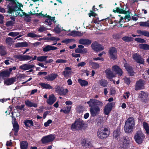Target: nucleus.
<instances>
[{
    "mask_svg": "<svg viewBox=\"0 0 149 149\" xmlns=\"http://www.w3.org/2000/svg\"><path fill=\"white\" fill-rule=\"evenodd\" d=\"M84 125V124L82 120H78L75 121L72 125L71 128L73 131L78 130L83 127Z\"/></svg>",
    "mask_w": 149,
    "mask_h": 149,
    "instance_id": "6",
    "label": "nucleus"
},
{
    "mask_svg": "<svg viewBox=\"0 0 149 149\" xmlns=\"http://www.w3.org/2000/svg\"><path fill=\"white\" fill-rule=\"evenodd\" d=\"M58 76V74L56 73H52L45 77V78L47 81H52L56 78Z\"/></svg>",
    "mask_w": 149,
    "mask_h": 149,
    "instance_id": "18",
    "label": "nucleus"
},
{
    "mask_svg": "<svg viewBox=\"0 0 149 149\" xmlns=\"http://www.w3.org/2000/svg\"><path fill=\"white\" fill-rule=\"evenodd\" d=\"M120 129H118L115 130L113 132V136L115 138H117L120 135Z\"/></svg>",
    "mask_w": 149,
    "mask_h": 149,
    "instance_id": "42",
    "label": "nucleus"
},
{
    "mask_svg": "<svg viewBox=\"0 0 149 149\" xmlns=\"http://www.w3.org/2000/svg\"><path fill=\"white\" fill-rule=\"evenodd\" d=\"M12 123L13 124H16L17 123L16 121V119L15 118L14 116L12 117Z\"/></svg>",
    "mask_w": 149,
    "mask_h": 149,
    "instance_id": "64",
    "label": "nucleus"
},
{
    "mask_svg": "<svg viewBox=\"0 0 149 149\" xmlns=\"http://www.w3.org/2000/svg\"><path fill=\"white\" fill-rule=\"evenodd\" d=\"M28 144L26 141H22L20 143L21 149H27Z\"/></svg>",
    "mask_w": 149,
    "mask_h": 149,
    "instance_id": "35",
    "label": "nucleus"
},
{
    "mask_svg": "<svg viewBox=\"0 0 149 149\" xmlns=\"http://www.w3.org/2000/svg\"><path fill=\"white\" fill-rule=\"evenodd\" d=\"M67 62V60H64L63 59H58L56 60V63H65Z\"/></svg>",
    "mask_w": 149,
    "mask_h": 149,
    "instance_id": "56",
    "label": "nucleus"
},
{
    "mask_svg": "<svg viewBox=\"0 0 149 149\" xmlns=\"http://www.w3.org/2000/svg\"><path fill=\"white\" fill-rule=\"evenodd\" d=\"M127 137H124L123 143V144H128L129 143V140Z\"/></svg>",
    "mask_w": 149,
    "mask_h": 149,
    "instance_id": "55",
    "label": "nucleus"
},
{
    "mask_svg": "<svg viewBox=\"0 0 149 149\" xmlns=\"http://www.w3.org/2000/svg\"><path fill=\"white\" fill-rule=\"evenodd\" d=\"M47 17V19L45 20V23L47 25H51L52 24V22L55 20V17H52L49 15H48Z\"/></svg>",
    "mask_w": 149,
    "mask_h": 149,
    "instance_id": "24",
    "label": "nucleus"
},
{
    "mask_svg": "<svg viewBox=\"0 0 149 149\" xmlns=\"http://www.w3.org/2000/svg\"><path fill=\"white\" fill-rule=\"evenodd\" d=\"M10 75V72L8 70L3 71L0 73V76L4 79L6 77H9Z\"/></svg>",
    "mask_w": 149,
    "mask_h": 149,
    "instance_id": "27",
    "label": "nucleus"
},
{
    "mask_svg": "<svg viewBox=\"0 0 149 149\" xmlns=\"http://www.w3.org/2000/svg\"><path fill=\"white\" fill-rule=\"evenodd\" d=\"M24 105H21L17 106L15 107V108L17 110H23L24 111Z\"/></svg>",
    "mask_w": 149,
    "mask_h": 149,
    "instance_id": "54",
    "label": "nucleus"
},
{
    "mask_svg": "<svg viewBox=\"0 0 149 149\" xmlns=\"http://www.w3.org/2000/svg\"><path fill=\"white\" fill-rule=\"evenodd\" d=\"M139 47L141 49L145 50H149V45L147 44H140L139 45Z\"/></svg>",
    "mask_w": 149,
    "mask_h": 149,
    "instance_id": "38",
    "label": "nucleus"
},
{
    "mask_svg": "<svg viewBox=\"0 0 149 149\" xmlns=\"http://www.w3.org/2000/svg\"><path fill=\"white\" fill-rule=\"evenodd\" d=\"M126 12H127V14H128V15H125L124 17H120L119 22H121L123 19H125L126 21L127 19L128 20L127 21V22H128L131 20V17L130 15V13L129 11H126Z\"/></svg>",
    "mask_w": 149,
    "mask_h": 149,
    "instance_id": "28",
    "label": "nucleus"
},
{
    "mask_svg": "<svg viewBox=\"0 0 149 149\" xmlns=\"http://www.w3.org/2000/svg\"><path fill=\"white\" fill-rule=\"evenodd\" d=\"M144 128L147 134H149V126L148 124L145 122L143 123Z\"/></svg>",
    "mask_w": 149,
    "mask_h": 149,
    "instance_id": "46",
    "label": "nucleus"
},
{
    "mask_svg": "<svg viewBox=\"0 0 149 149\" xmlns=\"http://www.w3.org/2000/svg\"><path fill=\"white\" fill-rule=\"evenodd\" d=\"M139 25L141 26L149 27V23L148 22H141L139 23Z\"/></svg>",
    "mask_w": 149,
    "mask_h": 149,
    "instance_id": "47",
    "label": "nucleus"
},
{
    "mask_svg": "<svg viewBox=\"0 0 149 149\" xmlns=\"http://www.w3.org/2000/svg\"><path fill=\"white\" fill-rule=\"evenodd\" d=\"M47 58L48 56H40L37 58V60L39 61H45V62L46 60H47Z\"/></svg>",
    "mask_w": 149,
    "mask_h": 149,
    "instance_id": "39",
    "label": "nucleus"
},
{
    "mask_svg": "<svg viewBox=\"0 0 149 149\" xmlns=\"http://www.w3.org/2000/svg\"><path fill=\"white\" fill-rule=\"evenodd\" d=\"M55 136L52 134L43 137L41 139L42 143L45 144L52 141L55 139Z\"/></svg>",
    "mask_w": 149,
    "mask_h": 149,
    "instance_id": "7",
    "label": "nucleus"
},
{
    "mask_svg": "<svg viewBox=\"0 0 149 149\" xmlns=\"http://www.w3.org/2000/svg\"><path fill=\"white\" fill-rule=\"evenodd\" d=\"M112 70L118 74L119 76L122 75L123 72L122 70L118 66L116 65L112 66Z\"/></svg>",
    "mask_w": 149,
    "mask_h": 149,
    "instance_id": "21",
    "label": "nucleus"
},
{
    "mask_svg": "<svg viewBox=\"0 0 149 149\" xmlns=\"http://www.w3.org/2000/svg\"><path fill=\"white\" fill-rule=\"evenodd\" d=\"M109 134V131L108 129L104 128L98 129L97 134L99 138L101 139H104L106 138Z\"/></svg>",
    "mask_w": 149,
    "mask_h": 149,
    "instance_id": "3",
    "label": "nucleus"
},
{
    "mask_svg": "<svg viewBox=\"0 0 149 149\" xmlns=\"http://www.w3.org/2000/svg\"><path fill=\"white\" fill-rule=\"evenodd\" d=\"M71 74V68L67 67L64 68V70L62 72V74L65 77H68Z\"/></svg>",
    "mask_w": 149,
    "mask_h": 149,
    "instance_id": "16",
    "label": "nucleus"
},
{
    "mask_svg": "<svg viewBox=\"0 0 149 149\" xmlns=\"http://www.w3.org/2000/svg\"><path fill=\"white\" fill-rule=\"evenodd\" d=\"M105 73L107 78L109 79H112L115 77V75L113 73V72L109 69L105 70Z\"/></svg>",
    "mask_w": 149,
    "mask_h": 149,
    "instance_id": "23",
    "label": "nucleus"
},
{
    "mask_svg": "<svg viewBox=\"0 0 149 149\" xmlns=\"http://www.w3.org/2000/svg\"><path fill=\"white\" fill-rule=\"evenodd\" d=\"M99 84L101 86L105 87L107 86L108 83L107 80L104 79H102L99 81Z\"/></svg>",
    "mask_w": 149,
    "mask_h": 149,
    "instance_id": "32",
    "label": "nucleus"
},
{
    "mask_svg": "<svg viewBox=\"0 0 149 149\" xmlns=\"http://www.w3.org/2000/svg\"><path fill=\"white\" fill-rule=\"evenodd\" d=\"M132 57L137 63L141 64H144V59L139 54L137 53L134 54L132 55Z\"/></svg>",
    "mask_w": 149,
    "mask_h": 149,
    "instance_id": "10",
    "label": "nucleus"
},
{
    "mask_svg": "<svg viewBox=\"0 0 149 149\" xmlns=\"http://www.w3.org/2000/svg\"><path fill=\"white\" fill-rule=\"evenodd\" d=\"M122 40L126 42H130L133 40V38L132 37L129 36H125L122 38Z\"/></svg>",
    "mask_w": 149,
    "mask_h": 149,
    "instance_id": "44",
    "label": "nucleus"
},
{
    "mask_svg": "<svg viewBox=\"0 0 149 149\" xmlns=\"http://www.w3.org/2000/svg\"><path fill=\"white\" fill-rule=\"evenodd\" d=\"M15 23H14V21H12L11 20L6 22V25L7 27L11 26H13Z\"/></svg>",
    "mask_w": 149,
    "mask_h": 149,
    "instance_id": "52",
    "label": "nucleus"
},
{
    "mask_svg": "<svg viewBox=\"0 0 149 149\" xmlns=\"http://www.w3.org/2000/svg\"><path fill=\"white\" fill-rule=\"evenodd\" d=\"M91 46L92 49L96 51L102 50L104 49V48L101 45L96 42H93Z\"/></svg>",
    "mask_w": 149,
    "mask_h": 149,
    "instance_id": "12",
    "label": "nucleus"
},
{
    "mask_svg": "<svg viewBox=\"0 0 149 149\" xmlns=\"http://www.w3.org/2000/svg\"><path fill=\"white\" fill-rule=\"evenodd\" d=\"M145 82L142 79H140L136 83L135 89L137 91L140 89H143L144 88Z\"/></svg>",
    "mask_w": 149,
    "mask_h": 149,
    "instance_id": "13",
    "label": "nucleus"
},
{
    "mask_svg": "<svg viewBox=\"0 0 149 149\" xmlns=\"http://www.w3.org/2000/svg\"><path fill=\"white\" fill-rule=\"evenodd\" d=\"M116 9H117V13H122L125 14H127V12L124 9L120 8H119L117 7Z\"/></svg>",
    "mask_w": 149,
    "mask_h": 149,
    "instance_id": "49",
    "label": "nucleus"
},
{
    "mask_svg": "<svg viewBox=\"0 0 149 149\" xmlns=\"http://www.w3.org/2000/svg\"><path fill=\"white\" fill-rule=\"evenodd\" d=\"M35 67L34 65H31L29 63L24 64L19 66V69L24 70H26Z\"/></svg>",
    "mask_w": 149,
    "mask_h": 149,
    "instance_id": "15",
    "label": "nucleus"
},
{
    "mask_svg": "<svg viewBox=\"0 0 149 149\" xmlns=\"http://www.w3.org/2000/svg\"><path fill=\"white\" fill-rule=\"evenodd\" d=\"M64 30L62 29L61 28H60L58 27V25H56V26L54 29V31L56 33H60L62 31H63Z\"/></svg>",
    "mask_w": 149,
    "mask_h": 149,
    "instance_id": "50",
    "label": "nucleus"
},
{
    "mask_svg": "<svg viewBox=\"0 0 149 149\" xmlns=\"http://www.w3.org/2000/svg\"><path fill=\"white\" fill-rule=\"evenodd\" d=\"M24 123L26 127H29L33 126V122L31 120H26L24 121Z\"/></svg>",
    "mask_w": 149,
    "mask_h": 149,
    "instance_id": "34",
    "label": "nucleus"
},
{
    "mask_svg": "<svg viewBox=\"0 0 149 149\" xmlns=\"http://www.w3.org/2000/svg\"><path fill=\"white\" fill-rule=\"evenodd\" d=\"M57 49V48L49 45H47L45 47L43 48V50L44 52H47L50 50H54Z\"/></svg>",
    "mask_w": 149,
    "mask_h": 149,
    "instance_id": "20",
    "label": "nucleus"
},
{
    "mask_svg": "<svg viewBox=\"0 0 149 149\" xmlns=\"http://www.w3.org/2000/svg\"><path fill=\"white\" fill-rule=\"evenodd\" d=\"M86 63L85 62H81L79 63L77 65V66L78 67H82L84 66L85 65H86Z\"/></svg>",
    "mask_w": 149,
    "mask_h": 149,
    "instance_id": "63",
    "label": "nucleus"
},
{
    "mask_svg": "<svg viewBox=\"0 0 149 149\" xmlns=\"http://www.w3.org/2000/svg\"><path fill=\"white\" fill-rule=\"evenodd\" d=\"M60 40V39L56 37H51L49 38V40H56L58 41Z\"/></svg>",
    "mask_w": 149,
    "mask_h": 149,
    "instance_id": "58",
    "label": "nucleus"
},
{
    "mask_svg": "<svg viewBox=\"0 0 149 149\" xmlns=\"http://www.w3.org/2000/svg\"><path fill=\"white\" fill-rule=\"evenodd\" d=\"M82 146L85 148L91 147V142L87 140H86L85 141H83L82 143Z\"/></svg>",
    "mask_w": 149,
    "mask_h": 149,
    "instance_id": "41",
    "label": "nucleus"
},
{
    "mask_svg": "<svg viewBox=\"0 0 149 149\" xmlns=\"http://www.w3.org/2000/svg\"><path fill=\"white\" fill-rule=\"evenodd\" d=\"M28 36L29 37H32V38H34V37H41L42 36L41 35L38 36L36 35V34L33 33H29L27 34Z\"/></svg>",
    "mask_w": 149,
    "mask_h": 149,
    "instance_id": "48",
    "label": "nucleus"
},
{
    "mask_svg": "<svg viewBox=\"0 0 149 149\" xmlns=\"http://www.w3.org/2000/svg\"><path fill=\"white\" fill-rule=\"evenodd\" d=\"M6 42L9 45H11L14 42L13 39L10 37L7 38L6 40Z\"/></svg>",
    "mask_w": 149,
    "mask_h": 149,
    "instance_id": "43",
    "label": "nucleus"
},
{
    "mask_svg": "<svg viewBox=\"0 0 149 149\" xmlns=\"http://www.w3.org/2000/svg\"><path fill=\"white\" fill-rule=\"evenodd\" d=\"M109 55L110 58L113 60L117 59V50L114 47H112L110 48L109 51Z\"/></svg>",
    "mask_w": 149,
    "mask_h": 149,
    "instance_id": "8",
    "label": "nucleus"
},
{
    "mask_svg": "<svg viewBox=\"0 0 149 149\" xmlns=\"http://www.w3.org/2000/svg\"><path fill=\"white\" fill-rule=\"evenodd\" d=\"M135 122L134 118H130L126 122L124 127V130L126 133H129L132 131L134 127Z\"/></svg>",
    "mask_w": 149,
    "mask_h": 149,
    "instance_id": "2",
    "label": "nucleus"
},
{
    "mask_svg": "<svg viewBox=\"0 0 149 149\" xmlns=\"http://www.w3.org/2000/svg\"><path fill=\"white\" fill-rule=\"evenodd\" d=\"M89 107H91L90 109V111L91 115L95 116L98 115L100 111L99 106L103 105L102 102L95 99H90L89 101L87 102Z\"/></svg>",
    "mask_w": 149,
    "mask_h": 149,
    "instance_id": "1",
    "label": "nucleus"
},
{
    "mask_svg": "<svg viewBox=\"0 0 149 149\" xmlns=\"http://www.w3.org/2000/svg\"><path fill=\"white\" fill-rule=\"evenodd\" d=\"M55 91L61 95H65L68 92L67 89H64L63 88L58 85H56V86Z\"/></svg>",
    "mask_w": 149,
    "mask_h": 149,
    "instance_id": "9",
    "label": "nucleus"
},
{
    "mask_svg": "<svg viewBox=\"0 0 149 149\" xmlns=\"http://www.w3.org/2000/svg\"><path fill=\"white\" fill-rule=\"evenodd\" d=\"M15 57L20 61H25L30 60L31 61L34 60L37 58L36 56H35L34 57L29 55H26L19 54L15 55Z\"/></svg>",
    "mask_w": 149,
    "mask_h": 149,
    "instance_id": "5",
    "label": "nucleus"
},
{
    "mask_svg": "<svg viewBox=\"0 0 149 149\" xmlns=\"http://www.w3.org/2000/svg\"><path fill=\"white\" fill-rule=\"evenodd\" d=\"M28 46V43L26 42H18L15 45V47H26Z\"/></svg>",
    "mask_w": 149,
    "mask_h": 149,
    "instance_id": "29",
    "label": "nucleus"
},
{
    "mask_svg": "<svg viewBox=\"0 0 149 149\" xmlns=\"http://www.w3.org/2000/svg\"><path fill=\"white\" fill-rule=\"evenodd\" d=\"M52 121L51 120H49L47 122L44 123V125L45 127H47L49 125V124L52 123Z\"/></svg>",
    "mask_w": 149,
    "mask_h": 149,
    "instance_id": "60",
    "label": "nucleus"
},
{
    "mask_svg": "<svg viewBox=\"0 0 149 149\" xmlns=\"http://www.w3.org/2000/svg\"><path fill=\"white\" fill-rule=\"evenodd\" d=\"M46 30V28L42 26L40 27L38 31L40 32H43Z\"/></svg>",
    "mask_w": 149,
    "mask_h": 149,
    "instance_id": "62",
    "label": "nucleus"
},
{
    "mask_svg": "<svg viewBox=\"0 0 149 149\" xmlns=\"http://www.w3.org/2000/svg\"><path fill=\"white\" fill-rule=\"evenodd\" d=\"M135 40L141 43L146 42V41L144 39L141 38H136L135 39Z\"/></svg>",
    "mask_w": 149,
    "mask_h": 149,
    "instance_id": "53",
    "label": "nucleus"
},
{
    "mask_svg": "<svg viewBox=\"0 0 149 149\" xmlns=\"http://www.w3.org/2000/svg\"><path fill=\"white\" fill-rule=\"evenodd\" d=\"M124 67L131 76L133 75L134 72L133 68L131 66L128 64L126 63L124 64Z\"/></svg>",
    "mask_w": 149,
    "mask_h": 149,
    "instance_id": "19",
    "label": "nucleus"
},
{
    "mask_svg": "<svg viewBox=\"0 0 149 149\" xmlns=\"http://www.w3.org/2000/svg\"><path fill=\"white\" fill-rule=\"evenodd\" d=\"M56 98L55 97L53 94L50 95L49 97V99L47 100V103L49 105L53 104L56 101Z\"/></svg>",
    "mask_w": 149,
    "mask_h": 149,
    "instance_id": "26",
    "label": "nucleus"
},
{
    "mask_svg": "<svg viewBox=\"0 0 149 149\" xmlns=\"http://www.w3.org/2000/svg\"><path fill=\"white\" fill-rule=\"evenodd\" d=\"M92 42L91 40L86 39H81L79 40V43L83 45H90Z\"/></svg>",
    "mask_w": 149,
    "mask_h": 149,
    "instance_id": "25",
    "label": "nucleus"
},
{
    "mask_svg": "<svg viewBox=\"0 0 149 149\" xmlns=\"http://www.w3.org/2000/svg\"><path fill=\"white\" fill-rule=\"evenodd\" d=\"M40 85L44 88L49 89L52 88V87L49 84H47L42 83L40 84Z\"/></svg>",
    "mask_w": 149,
    "mask_h": 149,
    "instance_id": "40",
    "label": "nucleus"
},
{
    "mask_svg": "<svg viewBox=\"0 0 149 149\" xmlns=\"http://www.w3.org/2000/svg\"><path fill=\"white\" fill-rule=\"evenodd\" d=\"M139 97L141 98V100L142 102H146L148 100V95L147 93L141 91L139 94Z\"/></svg>",
    "mask_w": 149,
    "mask_h": 149,
    "instance_id": "14",
    "label": "nucleus"
},
{
    "mask_svg": "<svg viewBox=\"0 0 149 149\" xmlns=\"http://www.w3.org/2000/svg\"><path fill=\"white\" fill-rule=\"evenodd\" d=\"M124 80L127 84L129 85L130 82V79L129 78L126 77L124 78Z\"/></svg>",
    "mask_w": 149,
    "mask_h": 149,
    "instance_id": "61",
    "label": "nucleus"
},
{
    "mask_svg": "<svg viewBox=\"0 0 149 149\" xmlns=\"http://www.w3.org/2000/svg\"><path fill=\"white\" fill-rule=\"evenodd\" d=\"M89 65L91 66L93 69H96L100 67L99 64L93 62L92 61H89Z\"/></svg>",
    "mask_w": 149,
    "mask_h": 149,
    "instance_id": "31",
    "label": "nucleus"
},
{
    "mask_svg": "<svg viewBox=\"0 0 149 149\" xmlns=\"http://www.w3.org/2000/svg\"><path fill=\"white\" fill-rule=\"evenodd\" d=\"M115 104L113 102L109 103L106 105L104 108V112L105 115H107L111 110Z\"/></svg>",
    "mask_w": 149,
    "mask_h": 149,
    "instance_id": "11",
    "label": "nucleus"
},
{
    "mask_svg": "<svg viewBox=\"0 0 149 149\" xmlns=\"http://www.w3.org/2000/svg\"><path fill=\"white\" fill-rule=\"evenodd\" d=\"M78 82L82 86H87L88 84V83L87 81L80 79H78Z\"/></svg>",
    "mask_w": 149,
    "mask_h": 149,
    "instance_id": "37",
    "label": "nucleus"
},
{
    "mask_svg": "<svg viewBox=\"0 0 149 149\" xmlns=\"http://www.w3.org/2000/svg\"><path fill=\"white\" fill-rule=\"evenodd\" d=\"M137 32L142 35L146 37H149V32L146 30L142 31L139 30L137 31Z\"/></svg>",
    "mask_w": 149,
    "mask_h": 149,
    "instance_id": "30",
    "label": "nucleus"
},
{
    "mask_svg": "<svg viewBox=\"0 0 149 149\" xmlns=\"http://www.w3.org/2000/svg\"><path fill=\"white\" fill-rule=\"evenodd\" d=\"M7 54L5 50V48L4 46H0V55L1 56H3Z\"/></svg>",
    "mask_w": 149,
    "mask_h": 149,
    "instance_id": "36",
    "label": "nucleus"
},
{
    "mask_svg": "<svg viewBox=\"0 0 149 149\" xmlns=\"http://www.w3.org/2000/svg\"><path fill=\"white\" fill-rule=\"evenodd\" d=\"M13 129H12V130L14 131L15 133H17L19 130V126L18 123L16 124H13Z\"/></svg>",
    "mask_w": 149,
    "mask_h": 149,
    "instance_id": "45",
    "label": "nucleus"
},
{
    "mask_svg": "<svg viewBox=\"0 0 149 149\" xmlns=\"http://www.w3.org/2000/svg\"><path fill=\"white\" fill-rule=\"evenodd\" d=\"M84 46L82 45H79L78 46V48L75 50V52L76 53H79L84 54L87 52V51L86 49H84Z\"/></svg>",
    "mask_w": 149,
    "mask_h": 149,
    "instance_id": "17",
    "label": "nucleus"
},
{
    "mask_svg": "<svg viewBox=\"0 0 149 149\" xmlns=\"http://www.w3.org/2000/svg\"><path fill=\"white\" fill-rule=\"evenodd\" d=\"M19 33L18 32H11L9 33L8 35L13 37H15L18 36Z\"/></svg>",
    "mask_w": 149,
    "mask_h": 149,
    "instance_id": "51",
    "label": "nucleus"
},
{
    "mask_svg": "<svg viewBox=\"0 0 149 149\" xmlns=\"http://www.w3.org/2000/svg\"><path fill=\"white\" fill-rule=\"evenodd\" d=\"M90 13L88 14L89 16V17H91V16H94L95 17L96 16V14L95 13L93 12V11L91 10H90Z\"/></svg>",
    "mask_w": 149,
    "mask_h": 149,
    "instance_id": "59",
    "label": "nucleus"
},
{
    "mask_svg": "<svg viewBox=\"0 0 149 149\" xmlns=\"http://www.w3.org/2000/svg\"><path fill=\"white\" fill-rule=\"evenodd\" d=\"M145 136L141 131L137 132L135 134L134 139L136 142L138 144H141L143 142Z\"/></svg>",
    "mask_w": 149,
    "mask_h": 149,
    "instance_id": "4",
    "label": "nucleus"
},
{
    "mask_svg": "<svg viewBox=\"0 0 149 149\" xmlns=\"http://www.w3.org/2000/svg\"><path fill=\"white\" fill-rule=\"evenodd\" d=\"M16 77H13L10 78H8L5 80L4 81V84L7 85H10L14 83L16 81Z\"/></svg>",
    "mask_w": 149,
    "mask_h": 149,
    "instance_id": "22",
    "label": "nucleus"
},
{
    "mask_svg": "<svg viewBox=\"0 0 149 149\" xmlns=\"http://www.w3.org/2000/svg\"><path fill=\"white\" fill-rule=\"evenodd\" d=\"M22 12V15L20 14V15H19L20 16L22 17V16H24L25 17V18H28L30 17V15L29 14L23 12V11Z\"/></svg>",
    "mask_w": 149,
    "mask_h": 149,
    "instance_id": "57",
    "label": "nucleus"
},
{
    "mask_svg": "<svg viewBox=\"0 0 149 149\" xmlns=\"http://www.w3.org/2000/svg\"><path fill=\"white\" fill-rule=\"evenodd\" d=\"M25 104L29 107H37V104H36L31 102L29 100L25 101Z\"/></svg>",
    "mask_w": 149,
    "mask_h": 149,
    "instance_id": "33",
    "label": "nucleus"
}]
</instances>
